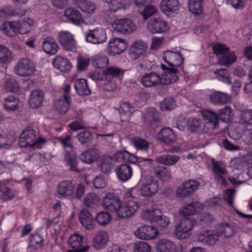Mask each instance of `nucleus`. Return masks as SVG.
<instances>
[{
    "instance_id": "obj_1",
    "label": "nucleus",
    "mask_w": 252,
    "mask_h": 252,
    "mask_svg": "<svg viewBox=\"0 0 252 252\" xmlns=\"http://www.w3.org/2000/svg\"><path fill=\"white\" fill-rule=\"evenodd\" d=\"M203 123L200 119L191 118L188 121V128L192 132L198 133H211L218 127V118L213 111L204 110L202 112Z\"/></svg>"
},
{
    "instance_id": "obj_2",
    "label": "nucleus",
    "mask_w": 252,
    "mask_h": 252,
    "mask_svg": "<svg viewBox=\"0 0 252 252\" xmlns=\"http://www.w3.org/2000/svg\"><path fill=\"white\" fill-rule=\"evenodd\" d=\"M45 140L41 137H37V132L31 127L26 128L20 136L19 145L21 147H30L33 149L40 148Z\"/></svg>"
},
{
    "instance_id": "obj_3",
    "label": "nucleus",
    "mask_w": 252,
    "mask_h": 252,
    "mask_svg": "<svg viewBox=\"0 0 252 252\" xmlns=\"http://www.w3.org/2000/svg\"><path fill=\"white\" fill-rule=\"evenodd\" d=\"M195 221L191 217H184L175 225L174 234L179 239H184L189 235V232L192 230Z\"/></svg>"
},
{
    "instance_id": "obj_4",
    "label": "nucleus",
    "mask_w": 252,
    "mask_h": 252,
    "mask_svg": "<svg viewBox=\"0 0 252 252\" xmlns=\"http://www.w3.org/2000/svg\"><path fill=\"white\" fill-rule=\"evenodd\" d=\"M159 213V211L157 209H147L143 211L142 217L152 223H155L159 228H166L170 223L169 219L166 216L160 215Z\"/></svg>"
},
{
    "instance_id": "obj_5",
    "label": "nucleus",
    "mask_w": 252,
    "mask_h": 252,
    "mask_svg": "<svg viewBox=\"0 0 252 252\" xmlns=\"http://www.w3.org/2000/svg\"><path fill=\"white\" fill-rule=\"evenodd\" d=\"M14 70L19 76L28 77L32 75L35 71V65L29 58H22L18 61Z\"/></svg>"
},
{
    "instance_id": "obj_6",
    "label": "nucleus",
    "mask_w": 252,
    "mask_h": 252,
    "mask_svg": "<svg viewBox=\"0 0 252 252\" xmlns=\"http://www.w3.org/2000/svg\"><path fill=\"white\" fill-rule=\"evenodd\" d=\"M215 54L217 55H221L219 58V62L222 65H227L234 62L236 56L233 52H229V48L220 44H217L212 47Z\"/></svg>"
},
{
    "instance_id": "obj_7",
    "label": "nucleus",
    "mask_w": 252,
    "mask_h": 252,
    "mask_svg": "<svg viewBox=\"0 0 252 252\" xmlns=\"http://www.w3.org/2000/svg\"><path fill=\"white\" fill-rule=\"evenodd\" d=\"M139 206L136 198H127L123 203L118 210V217L126 218L132 216L137 211Z\"/></svg>"
},
{
    "instance_id": "obj_8",
    "label": "nucleus",
    "mask_w": 252,
    "mask_h": 252,
    "mask_svg": "<svg viewBox=\"0 0 252 252\" xmlns=\"http://www.w3.org/2000/svg\"><path fill=\"white\" fill-rule=\"evenodd\" d=\"M112 27L117 32L124 34L131 33L136 29L134 23L127 18L116 20L112 24Z\"/></svg>"
},
{
    "instance_id": "obj_9",
    "label": "nucleus",
    "mask_w": 252,
    "mask_h": 252,
    "mask_svg": "<svg viewBox=\"0 0 252 252\" xmlns=\"http://www.w3.org/2000/svg\"><path fill=\"white\" fill-rule=\"evenodd\" d=\"M86 41L94 44H99L106 42L107 39L105 30L96 28L93 30H88L84 33Z\"/></svg>"
},
{
    "instance_id": "obj_10",
    "label": "nucleus",
    "mask_w": 252,
    "mask_h": 252,
    "mask_svg": "<svg viewBox=\"0 0 252 252\" xmlns=\"http://www.w3.org/2000/svg\"><path fill=\"white\" fill-rule=\"evenodd\" d=\"M147 28L153 33H165L169 30L167 23L160 18L151 19L148 22Z\"/></svg>"
},
{
    "instance_id": "obj_11",
    "label": "nucleus",
    "mask_w": 252,
    "mask_h": 252,
    "mask_svg": "<svg viewBox=\"0 0 252 252\" xmlns=\"http://www.w3.org/2000/svg\"><path fill=\"white\" fill-rule=\"evenodd\" d=\"M121 201L119 198L113 193L106 194L103 199L102 206L108 211L115 213L118 217V210L120 208Z\"/></svg>"
},
{
    "instance_id": "obj_12",
    "label": "nucleus",
    "mask_w": 252,
    "mask_h": 252,
    "mask_svg": "<svg viewBox=\"0 0 252 252\" xmlns=\"http://www.w3.org/2000/svg\"><path fill=\"white\" fill-rule=\"evenodd\" d=\"M162 59L168 64L167 66L174 68L180 66L184 61V58L179 52L171 50L164 51L162 54Z\"/></svg>"
},
{
    "instance_id": "obj_13",
    "label": "nucleus",
    "mask_w": 252,
    "mask_h": 252,
    "mask_svg": "<svg viewBox=\"0 0 252 252\" xmlns=\"http://www.w3.org/2000/svg\"><path fill=\"white\" fill-rule=\"evenodd\" d=\"M199 185L198 181L192 179L187 180L179 186L177 193L180 197L188 196L195 191Z\"/></svg>"
},
{
    "instance_id": "obj_14",
    "label": "nucleus",
    "mask_w": 252,
    "mask_h": 252,
    "mask_svg": "<svg viewBox=\"0 0 252 252\" xmlns=\"http://www.w3.org/2000/svg\"><path fill=\"white\" fill-rule=\"evenodd\" d=\"M161 67L164 72L162 77H160V84L168 85L178 79L176 68L167 66L163 64H161Z\"/></svg>"
},
{
    "instance_id": "obj_15",
    "label": "nucleus",
    "mask_w": 252,
    "mask_h": 252,
    "mask_svg": "<svg viewBox=\"0 0 252 252\" xmlns=\"http://www.w3.org/2000/svg\"><path fill=\"white\" fill-rule=\"evenodd\" d=\"M147 45L142 41H135L129 49V54L133 60H136L140 57H144L146 55Z\"/></svg>"
},
{
    "instance_id": "obj_16",
    "label": "nucleus",
    "mask_w": 252,
    "mask_h": 252,
    "mask_svg": "<svg viewBox=\"0 0 252 252\" xmlns=\"http://www.w3.org/2000/svg\"><path fill=\"white\" fill-rule=\"evenodd\" d=\"M58 38L59 42L65 50L71 51L75 49L76 41L70 32L66 31L60 32Z\"/></svg>"
},
{
    "instance_id": "obj_17",
    "label": "nucleus",
    "mask_w": 252,
    "mask_h": 252,
    "mask_svg": "<svg viewBox=\"0 0 252 252\" xmlns=\"http://www.w3.org/2000/svg\"><path fill=\"white\" fill-rule=\"evenodd\" d=\"M219 236L217 230H205L197 236V241L204 245L212 246L219 240Z\"/></svg>"
},
{
    "instance_id": "obj_18",
    "label": "nucleus",
    "mask_w": 252,
    "mask_h": 252,
    "mask_svg": "<svg viewBox=\"0 0 252 252\" xmlns=\"http://www.w3.org/2000/svg\"><path fill=\"white\" fill-rule=\"evenodd\" d=\"M158 230L154 227L144 225L135 231V236L141 239L151 240L155 238L158 234Z\"/></svg>"
},
{
    "instance_id": "obj_19",
    "label": "nucleus",
    "mask_w": 252,
    "mask_h": 252,
    "mask_svg": "<svg viewBox=\"0 0 252 252\" xmlns=\"http://www.w3.org/2000/svg\"><path fill=\"white\" fill-rule=\"evenodd\" d=\"M127 46V42L125 39L117 37L114 38L109 42V52L112 55L120 54L126 49Z\"/></svg>"
},
{
    "instance_id": "obj_20",
    "label": "nucleus",
    "mask_w": 252,
    "mask_h": 252,
    "mask_svg": "<svg viewBox=\"0 0 252 252\" xmlns=\"http://www.w3.org/2000/svg\"><path fill=\"white\" fill-rule=\"evenodd\" d=\"M79 219L82 226L87 230H92L96 226L94 217L90 212L86 209H82L79 215Z\"/></svg>"
},
{
    "instance_id": "obj_21",
    "label": "nucleus",
    "mask_w": 252,
    "mask_h": 252,
    "mask_svg": "<svg viewBox=\"0 0 252 252\" xmlns=\"http://www.w3.org/2000/svg\"><path fill=\"white\" fill-rule=\"evenodd\" d=\"M160 76L154 72L147 73L141 79L142 84L146 88L156 87L160 84Z\"/></svg>"
},
{
    "instance_id": "obj_22",
    "label": "nucleus",
    "mask_w": 252,
    "mask_h": 252,
    "mask_svg": "<svg viewBox=\"0 0 252 252\" xmlns=\"http://www.w3.org/2000/svg\"><path fill=\"white\" fill-rule=\"evenodd\" d=\"M158 190V181L151 180L142 184L140 188V192L143 196H151L156 194Z\"/></svg>"
},
{
    "instance_id": "obj_23",
    "label": "nucleus",
    "mask_w": 252,
    "mask_h": 252,
    "mask_svg": "<svg viewBox=\"0 0 252 252\" xmlns=\"http://www.w3.org/2000/svg\"><path fill=\"white\" fill-rule=\"evenodd\" d=\"M213 171L215 174V178L219 183L223 185L226 184V181L223 177L226 174L224 165L219 162H213Z\"/></svg>"
},
{
    "instance_id": "obj_24",
    "label": "nucleus",
    "mask_w": 252,
    "mask_h": 252,
    "mask_svg": "<svg viewBox=\"0 0 252 252\" xmlns=\"http://www.w3.org/2000/svg\"><path fill=\"white\" fill-rule=\"evenodd\" d=\"M157 252H177L178 248L175 244L167 239H162L159 240L156 245Z\"/></svg>"
},
{
    "instance_id": "obj_25",
    "label": "nucleus",
    "mask_w": 252,
    "mask_h": 252,
    "mask_svg": "<svg viewBox=\"0 0 252 252\" xmlns=\"http://www.w3.org/2000/svg\"><path fill=\"white\" fill-rule=\"evenodd\" d=\"M64 15L66 18L73 24L79 26L84 23V19L82 14L77 9L69 7L64 12Z\"/></svg>"
},
{
    "instance_id": "obj_26",
    "label": "nucleus",
    "mask_w": 252,
    "mask_h": 252,
    "mask_svg": "<svg viewBox=\"0 0 252 252\" xmlns=\"http://www.w3.org/2000/svg\"><path fill=\"white\" fill-rule=\"evenodd\" d=\"M70 97L67 94H64L55 100L54 108L61 114L66 113L70 106Z\"/></svg>"
},
{
    "instance_id": "obj_27",
    "label": "nucleus",
    "mask_w": 252,
    "mask_h": 252,
    "mask_svg": "<svg viewBox=\"0 0 252 252\" xmlns=\"http://www.w3.org/2000/svg\"><path fill=\"white\" fill-rule=\"evenodd\" d=\"M108 240V233L104 231H99L95 234L93 239V246L96 250H101L106 246Z\"/></svg>"
},
{
    "instance_id": "obj_28",
    "label": "nucleus",
    "mask_w": 252,
    "mask_h": 252,
    "mask_svg": "<svg viewBox=\"0 0 252 252\" xmlns=\"http://www.w3.org/2000/svg\"><path fill=\"white\" fill-rule=\"evenodd\" d=\"M160 8L164 14L170 15L178 10V0H162L160 3Z\"/></svg>"
},
{
    "instance_id": "obj_29",
    "label": "nucleus",
    "mask_w": 252,
    "mask_h": 252,
    "mask_svg": "<svg viewBox=\"0 0 252 252\" xmlns=\"http://www.w3.org/2000/svg\"><path fill=\"white\" fill-rule=\"evenodd\" d=\"M203 208V205L198 202H192L183 207L180 211V215L183 217L193 215Z\"/></svg>"
},
{
    "instance_id": "obj_30",
    "label": "nucleus",
    "mask_w": 252,
    "mask_h": 252,
    "mask_svg": "<svg viewBox=\"0 0 252 252\" xmlns=\"http://www.w3.org/2000/svg\"><path fill=\"white\" fill-rule=\"evenodd\" d=\"M53 64L55 68L64 73L69 72L71 68V64L69 60L62 56L56 57L54 60Z\"/></svg>"
},
{
    "instance_id": "obj_31",
    "label": "nucleus",
    "mask_w": 252,
    "mask_h": 252,
    "mask_svg": "<svg viewBox=\"0 0 252 252\" xmlns=\"http://www.w3.org/2000/svg\"><path fill=\"white\" fill-rule=\"evenodd\" d=\"M42 47L46 53L54 55L57 52L59 46L54 38L51 36H48L43 39Z\"/></svg>"
},
{
    "instance_id": "obj_32",
    "label": "nucleus",
    "mask_w": 252,
    "mask_h": 252,
    "mask_svg": "<svg viewBox=\"0 0 252 252\" xmlns=\"http://www.w3.org/2000/svg\"><path fill=\"white\" fill-rule=\"evenodd\" d=\"M99 157V151L95 149L91 148L82 153L80 156V159L85 163L91 164L96 160Z\"/></svg>"
},
{
    "instance_id": "obj_33",
    "label": "nucleus",
    "mask_w": 252,
    "mask_h": 252,
    "mask_svg": "<svg viewBox=\"0 0 252 252\" xmlns=\"http://www.w3.org/2000/svg\"><path fill=\"white\" fill-rule=\"evenodd\" d=\"M74 188L75 187L71 181H62L58 185V192L62 196H70L73 194Z\"/></svg>"
},
{
    "instance_id": "obj_34",
    "label": "nucleus",
    "mask_w": 252,
    "mask_h": 252,
    "mask_svg": "<svg viewBox=\"0 0 252 252\" xmlns=\"http://www.w3.org/2000/svg\"><path fill=\"white\" fill-rule=\"evenodd\" d=\"M74 86L76 93L79 95H87L91 94L87 80L85 79H79L74 81Z\"/></svg>"
},
{
    "instance_id": "obj_35",
    "label": "nucleus",
    "mask_w": 252,
    "mask_h": 252,
    "mask_svg": "<svg viewBox=\"0 0 252 252\" xmlns=\"http://www.w3.org/2000/svg\"><path fill=\"white\" fill-rule=\"evenodd\" d=\"M1 30L5 34L9 36H13L19 33V22H6L3 24Z\"/></svg>"
},
{
    "instance_id": "obj_36",
    "label": "nucleus",
    "mask_w": 252,
    "mask_h": 252,
    "mask_svg": "<svg viewBox=\"0 0 252 252\" xmlns=\"http://www.w3.org/2000/svg\"><path fill=\"white\" fill-rule=\"evenodd\" d=\"M211 101L216 105H223L227 103L230 99L228 94L221 92H214L210 95Z\"/></svg>"
},
{
    "instance_id": "obj_37",
    "label": "nucleus",
    "mask_w": 252,
    "mask_h": 252,
    "mask_svg": "<svg viewBox=\"0 0 252 252\" xmlns=\"http://www.w3.org/2000/svg\"><path fill=\"white\" fill-rule=\"evenodd\" d=\"M118 178L123 181H126L130 179L133 174L131 166L127 164H122L116 169Z\"/></svg>"
},
{
    "instance_id": "obj_38",
    "label": "nucleus",
    "mask_w": 252,
    "mask_h": 252,
    "mask_svg": "<svg viewBox=\"0 0 252 252\" xmlns=\"http://www.w3.org/2000/svg\"><path fill=\"white\" fill-rule=\"evenodd\" d=\"M216 230L219 237L223 236L224 237L229 238L233 236L235 234L233 226L228 223H223L218 225Z\"/></svg>"
},
{
    "instance_id": "obj_39",
    "label": "nucleus",
    "mask_w": 252,
    "mask_h": 252,
    "mask_svg": "<svg viewBox=\"0 0 252 252\" xmlns=\"http://www.w3.org/2000/svg\"><path fill=\"white\" fill-rule=\"evenodd\" d=\"M158 138L167 144H172L176 139L172 130L168 127L163 128L158 134Z\"/></svg>"
},
{
    "instance_id": "obj_40",
    "label": "nucleus",
    "mask_w": 252,
    "mask_h": 252,
    "mask_svg": "<svg viewBox=\"0 0 252 252\" xmlns=\"http://www.w3.org/2000/svg\"><path fill=\"white\" fill-rule=\"evenodd\" d=\"M106 2L108 4L109 10L115 12L119 9L127 8L129 5L130 0H109Z\"/></svg>"
},
{
    "instance_id": "obj_41",
    "label": "nucleus",
    "mask_w": 252,
    "mask_h": 252,
    "mask_svg": "<svg viewBox=\"0 0 252 252\" xmlns=\"http://www.w3.org/2000/svg\"><path fill=\"white\" fill-rule=\"evenodd\" d=\"M44 93L39 90H34L31 94L29 104L31 107L36 108L39 107L42 102Z\"/></svg>"
},
{
    "instance_id": "obj_42",
    "label": "nucleus",
    "mask_w": 252,
    "mask_h": 252,
    "mask_svg": "<svg viewBox=\"0 0 252 252\" xmlns=\"http://www.w3.org/2000/svg\"><path fill=\"white\" fill-rule=\"evenodd\" d=\"M64 160L66 164L70 166L71 170L79 172L81 170L77 167L76 156L73 151H65Z\"/></svg>"
},
{
    "instance_id": "obj_43",
    "label": "nucleus",
    "mask_w": 252,
    "mask_h": 252,
    "mask_svg": "<svg viewBox=\"0 0 252 252\" xmlns=\"http://www.w3.org/2000/svg\"><path fill=\"white\" fill-rule=\"evenodd\" d=\"M159 117V113L153 107H150L147 109L146 113L143 116L145 122L147 124H150L154 122H158Z\"/></svg>"
},
{
    "instance_id": "obj_44",
    "label": "nucleus",
    "mask_w": 252,
    "mask_h": 252,
    "mask_svg": "<svg viewBox=\"0 0 252 252\" xmlns=\"http://www.w3.org/2000/svg\"><path fill=\"white\" fill-rule=\"evenodd\" d=\"M7 183H8V180L0 182V198L2 200H10L14 196V193L11 189L5 186Z\"/></svg>"
},
{
    "instance_id": "obj_45",
    "label": "nucleus",
    "mask_w": 252,
    "mask_h": 252,
    "mask_svg": "<svg viewBox=\"0 0 252 252\" xmlns=\"http://www.w3.org/2000/svg\"><path fill=\"white\" fill-rule=\"evenodd\" d=\"M239 122L244 126H252V109H247L242 111L239 116Z\"/></svg>"
},
{
    "instance_id": "obj_46",
    "label": "nucleus",
    "mask_w": 252,
    "mask_h": 252,
    "mask_svg": "<svg viewBox=\"0 0 252 252\" xmlns=\"http://www.w3.org/2000/svg\"><path fill=\"white\" fill-rule=\"evenodd\" d=\"M133 108L131 105L127 102H123L121 103L119 109L121 115V118L123 121L128 120L130 114L133 111Z\"/></svg>"
},
{
    "instance_id": "obj_47",
    "label": "nucleus",
    "mask_w": 252,
    "mask_h": 252,
    "mask_svg": "<svg viewBox=\"0 0 252 252\" xmlns=\"http://www.w3.org/2000/svg\"><path fill=\"white\" fill-rule=\"evenodd\" d=\"M84 237L79 233H74L68 239V244L73 249H81Z\"/></svg>"
},
{
    "instance_id": "obj_48",
    "label": "nucleus",
    "mask_w": 252,
    "mask_h": 252,
    "mask_svg": "<svg viewBox=\"0 0 252 252\" xmlns=\"http://www.w3.org/2000/svg\"><path fill=\"white\" fill-rule=\"evenodd\" d=\"M76 138L81 145L88 147L92 142L93 136L89 131H83L80 132Z\"/></svg>"
},
{
    "instance_id": "obj_49",
    "label": "nucleus",
    "mask_w": 252,
    "mask_h": 252,
    "mask_svg": "<svg viewBox=\"0 0 252 252\" xmlns=\"http://www.w3.org/2000/svg\"><path fill=\"white\" fill-rule=\"evenodd\" d=\"M180 159L179 157L177 156L162 155L157 157L156 159V162L167 165L175 164Z\"/></svg>"
},
{
    "instance_id": "obj_50",
    "label": "nucleus",
    "mask_w": 252,
    "mask_h": 252,
    "mask_svg": "<svg viewBox=\"0 0 252 252\" xmlns=\"http://www.w3.org/2000/svg\"><path fill=\"white\" fill-rule=\"evenodd\" d=\"M112 220L111 215L105 211H100L97 213L95 216V220L100 226H105L108 224Z\"/></svg>"
},
{
    "instance_id": "obj_51",
    "label": "nucleus",
    "mask_w": 252,
    "mask_h": 252,
    "mask_svg": "<svg viewBox=\"0 0 252 252\" xmlns=\"http://www.w3.org/2000/svg\"><path fill=\"white\" fill-rule=\"evenodd\" d=\"M19 103L18 99L12 95H10L4 98L3 108L7 111H14L17 108Z\"/></svg>"
},
{
    "instance_id": "obj_52",
    "label": "nucleus",
    "mask_w": 252,
    "mask_h": 252,
    "mask_svg": "<svg viewBox=\"0 0 252 252\" xmlns=\"http://www.w3.org/2000/svg\"><path fill=\"white\" fill-rule=\"evenodd\" d=\"M132 144L139 152H146L149 149V143L147 140L138 137L134 138Z\"/></svg>"
},
{
    "instance_id": "obj_53",
    "label": "nucleus",
    "mask_w": 252,
    "mask_h": 252,
    "mask_svg": "<svg viewBox=\"0 0 252 252\" xmlns=\"http://www.w3.org/2000/svg\"><path fill=\"white\" fill-rule=\"evenodd\" d=\"M76 4L82 11L87 13H92L95 9L94 3L86 0H77Z\"/></svg>"
},
{
    "instance_id": "obj_54",
    "label": "nucleus",
    "mask_w": 252,
    "mask_h": 252,
    "mask_svg": "<svg viewBox=\"0 0 252 252\" xmlns=\"http://www.w3.org/2000/svg\"><path fill=\"white\" fill-rule=\"evenodd\" d=\"M219 115L217 116L219 119H221L222 121L228 122L230 121L233 117V114L231 109L228 106H225L224 108L220 109L219 110Z\"/></svg>"
},
{
    "instance_id": "obj_55",
    "label": "nucleus",
    "mask_w": 252,
    "mask_h": 252,
    "mask_svg": "<svg viewBox=\"0 0 252 252\" xmlns=\"http://www.w3.org/2000/svg\"><path fill=\"white\" fill-rule=\"evenodd\" d=\"M105 75V80L110 81L114 77H118L123 73L122 70L116 66H110L104 70Z\"/></svg>"
},
{
    "instance_id": "obj_56",
    "label": "nucleus",
    "mask_w": 252,
    "mask_h": 252,
    "mask_svg": "<svg viewBox=\"0 0 252 252\" xmlns=\"http://www.w3.org/2000/svg\"><path fill=\"white\" fill-rule=\"evenodd\" d=\"M155 175L160 179L165 181L170 179L171 172L165 166H157L155 168Z\"/></svg>"
},
{
    "instance_id": "obj_57",
    "label": "nucleus",
    "mask_w": 252,
    "mask_h": 252,
    "mask_svg": "<svg viewBox=\"0 0 252 252\" xmlns=\"http://www.w3.org/2000/svg\"><path fill=\"white\" fill-rule=\"evenodd\" d=\"M99 197L94 193H91L87 195L84 198V204L91 208H95L99 204Z\"/></svg>"
},
{
    "instance_id": "obj_58",
    "label": "nucleus",
    "mask_w": 252,
    "mask_h": 252,
    "mask_svg": "<svg viewBox=\"0 0 252 252\" xmlns=\"http://www.w3.org/2000/svg\"><path fill=\"white\" fill-rule=\"evenodd\" d=\"M203 0H189L188 6L189 10L192 13L199 14L202 11Z\"/></svg>"
},
{
    "instance_id": "obj_59",
    "label": "nucleus",
    "mask_w": 252,
    "mask_h": 252,
    "mask_svg": "<svg viewBox=\"0 0 252 252\" xmlns=\"http://www.w3.org/2000/svg\"><path fill=\"white\" fill-rule=\"evenodd\" d=\"M19 22V33L25 34L28 32L31 27L33 26L34 23L32 20L27 18L21 20Z\"/></svg>"
},
{
    "instance_id": "obj_60",
    "label": "nucleus",
    "mask_w": 252,
    "mask_h": 252,
    "mask_svg": "<svg viewBox=\"0 0 252 252\" xmlns=\"http://www.w3.org/2000/svg\"><path fill=\"white\" fill-rule=\"evenodd\" d=\"M12 60V54L6 46L0 45V63H6Z\"/></svg>"
},
{
    "instance_id": "obj_61",
    "label": "nucleus",
    "mask_w": 252,
    "mask_h": 252,
    "mask_svg": "<svg viewBox=\"0 0 252 252\" xmlns=\"http://www.w3.org/2000/svg\"><path fill=\"white\" fill-rule=\"evenodd\" d=\"M218 80L225 83L230 84L231 81L229 78V71L225 68L218 69L214 71Z\"/></svg>"
},
{
    "instance_id": "obj_62",
    "label": "nucleus",
    "mask_w": 252,
    "mask_h": 252,
    "mask_svg": "<svg viewBox=\"0 0 252 252\" xmlns=\"http://www.w3.org/2000/svg\"><path fill=\"white\" fill-rule=\"evenodd\" d=\"M15 141V137L6 133L0 134V147L6 148Z\"/></svg>"
},
{
    "instance_id": "obj_63",
    "label": "nucleus",
    "mask_w": 252,
    "mask_h": 252,
    "mask_svg": "<svg viewBox=\"0 0 252 252\" xmlns=\"http://www.w3.org/2000/svg\"><path fill=\"white\" fill-rule=\"evenodd\" d=\"M115 158L118 160H124L131 162L136 161L137 159L135 157L130 155L126 151H120L115 155Z\"/></svg>"
},
{
    "instance_id": "obj_64",
    "label": "nucleus",
    "mask_w": 252,
    "mask_h": 252,
    "mask_svg": "<svg viewBox=\"0 0 252 252\" xmlns=\"http://www.w3.org/2000/svg\"><path fill=\"white\" fill-rule=\"evenodd\" d=\"M43 242V238L38 233H34L29 238V245L31 247H39Z\"/></svg>"
}]
</instances>
